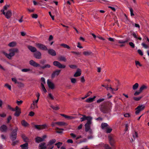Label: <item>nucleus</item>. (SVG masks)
I'll list each match as a JSON object with an SVG mask.
<instances>
[{
    "mask_svg": "<svg viewBox=\"0 0 149 149\" xmlns=\"http://www.w3.org/2000/svg\"><path fill=\"white\" fill-rule=\"evenodd\" d=\"M65 118H67L68 119H72L74 118L72 116H67L66 115Z\"/></svg>",
    "mask_w": 149,
    "mask_h": 149,
    "instance_id": "49",
    "label": "nucleus"
},
{
    "mask_svg": "<svg viewBox=\"0 0 149 149\" xmlns=\"http://www.w3.org/2000/svg\"><path fill=\"white\" fill-rule=\"evenodd\" d=\"M129 45H130L132 48H134L135 47V45L132 42H129Z\"/></svg>",
    "mask_w": 149,
    "mask_h": 149,
    "instance_id": "51",
    "label": "nucleus"
},
{
    "mask_svg": "<svg viewBox=\"0 0 149 149\" xmlns=\"http://www.w3.org/2000/svg\"><path fill=\"white\" fill-rule=\"evenodd\" d=\"M34 126L36 129L40 130L45 128L47 126V125L46 124L39 125H35Z\"/></svg>",
    "mask_w": 149,
    "mask_h": 149,
    "instance_id": "13",
    "label": "nucleus"
},
{
    "mask_svg": "<svg viewBox=\"0 0 149 149\" xmlns=\"http://www.w3.org/2000/svg\"><path fill=\"white\" fill-rule=\"evenodd\" d=\"M109 125L107 123H102L101 125V127L102 129L104 130H105L108 127Z\"/></svg>",
    "mask_w": 149,
    "mask_h": 149,
    "instance_id": "20",
    "label": "nucleus"
},
{
    "mask_svg": "<svg viewBox=\"0 0 149 149\" xmlns=\"http://www.w3.org/2000/svg\"><path fill=\"white\" fill-rule=\"evenodd\" d=\"M105 100L104 98L100 99L97 101V103H100L102 102L103 101Z\"/></svg>",
    "mask_w": 149,
    "mask_h": 149,
    "instance_id": "52",
    "label": "nucleus"
},
{
    "mask_svg": "<svg viewBox=\"0 0 149 149\" xmlns=\"http://www.w3.org/2000/svg\"><path fill=\"white\" fill-rule=\"evenodd\" d=\"M46 60L45 59H42L40 60V63L42 65H44L46 63Z\"/></svg>",
    "mask_w": 149,
    "mask_h": 149,
    "instance_id": "39",
    "label": "nucleus"
},
{
    "mask_svg": "<svg viewBox=\"0 0 149 149\" xmlns=\"http://www.w3.org/2000/svg\"><path fill=\"white\" fill-rule=\"evenodd\" d=\"M62 144V143L61 142H58L55 144L56 146H57V148H60V146Z\"/></svg>",
    "mask_w": 149,
    "mask_h": 149,
    "instance_id": "44",
    "label": "nucleus"
},
{
    "mask_svg": "<svg viewBox=\"0 0 149 149\" xmlns=\"http://www.w3.org/2000/svg\"><path fill=\"white\" fill-rule=\"evenodd\" d=\"M41 86L42 91L45 93L47 91V90L43 83H41Z\"/></svg>",
    "mask_w": 149,
    "mask_h": 149,
    "instance_id": "38",
    "label": "nucleus"
},
{
    "mask_svg": "<svg viewBox=\"0 0 149 149\" xmlns=\"http://www.w3.org/2000/svg\"><path fill=\"white\" fill-rule=\"evenodd\" d=\"M139 86V84L137 83H135L133 85L132 88L134 90L136 89Z\"/></svg>",
    "mask_w": 149,
    "mask_h": 149,
    "instance_id": "37",
    "label": "nucleus"
},
{
    "mask_svg": "<svg viewBox=\"0 0 149 149\" xmlns=\"http://www.w3.org/2000/svg\"><path fill=\"white\" fill-rule=\"evenodd\" d=\"M36 142L37 143H39L40 142L43 141V140L40 137L37 136L35 138Z\"/></svg>",
    "mask_w": 149,
    "mask_h": 149,
    "instance_id": "24",
    "label": "nucleus"
},
{
    "mask_svg": "<svg viewBox=\"0 0 149 149\" xmlns=\"http://www.w3.org/2000/svg\"><path fill=\"white\" fill-rule=\"evenodd\" d=\"M48 53L53 56H55L56 55V53L55 51L53 49H48Z\"/></svg>",
    "mask_w": 149,
    "mask_h": 149,
    "instance_id": "16",
    "label": "nucleus"
},
{
    "mask_svg": "<svg viewBox=\"0 0 149 149\" xmlns=\"http://www.w3.org/2000/svg\"><path fill=\"white\" fill-rule=\"evenodd\" d=\"M81 74V71L80 69H78L77 72L74 74V77H77L80 76Z\"/></svg>",
    "mask_w": 149,
    "mask_h": 149,
    "instance_id": "25",
    "label": "nucleus"
},
{
    "mask_svg": "<svg viewBox=\"0 0 149 149\" xmlns=\"http://www.w3.org/2000/svg\"><path fill=\"white\" fill-rule=\"evenodd\" d=\"M16 103L18 105H19L22 103L23 101L22 100H20L19 101L17 100V101Z\"/></svg>",
    "mask_w": 149,
    "mask_h": 149,
    "instance_id": "56",
    "label": "nucleus"
},
{
    "mask_svg": "<svg viewBox=\"0 0 149 149\" xmlns=\"http://www.w3.org/2000/svg\"><path fill=\"white\" fill-rule=\"evenodd\" d=\"M147 88V86L144 85H143L141 86L139 90L141 92L144 89H146Z\"/></svg>",
    "mask_w": 149,
    "mask_h": 149,
    "instance_id": "33",
    "label": "nucleus"
},
{
    "mask_svg": "<svg viewBox=\"0 0 149 149\" xmlns=\"http://www.w3.org/2000/svg\"><path fill=\"white\" fill-rule=\"evenodd\" d=\"M83 54L86 56H88L91 55L92 52L91 51H85L83 53Z\"/></svg>",
    "mask_w": 149,
    "mask_h": 149,
    "instance_id": "28",
    "label": "nucleus"
},
{
    "mask_svg": "<svg viewBox=\"0 0 149 149\" xmlns=\"http://www.w3.org/2000/svg\"><path fill=\"white\" fill-rule=\"evenodd\" d=\"M56 130H59L58 131H56V132L57 133H60V134H61V133H62L63 132L61 131V130H63V129H59V128H58V127H56Z\"/></svg>",
    "mask_w": 149,
    "mask_h": 149,
    "instance_id": "43",
    "label": "nucleus"
},
{
    "mask_svg": "<svg viewBox=\"0 0 149 149\" xmlns=\"http://www.w3.org/2000/svg\"><path fill=\"white\" fill-rule=\"evenodd\" d=\"M50 67H51L50 65L48 64H46L43 66H41L40 65V68L41 69H44L45 68H49Z\"/></svg>",
    "mask_w": 149,
    "mask_h": 149,
    "instance_id": "27",
    "label": "nucleus"
},
{
    "mask_svg": "<svg viewBox=\"0 0 149 149\" xmlns=\"http://www.w3.org/2000/svg\"><path fill=\"white\" fill-rule=\"evenodd\" d=\"M12 11L11 10H8L7 12L4 15L8 19H9L12 16Z\"/></svg>",
    "mask_w": 149,
    "mask_h": 149,
    "instance_id": "18",
    "label": "nucleus"
},
{
    "mask_svg": "<svg viewBox=\"0 0 149 149\" xmlns=\"http://www.w3.org/2000/svg\"><path fill=\"white\" fill-rule=\"evenodd\" d=\"M135 62L136 65L137 66V65H139L140 66H142V65L141 64L139 61H136Z\"/></svg>",
    "mask_w": 149,
    "mask_h": 149,
    "instance_id": "62",
    "label": "nucleus"
},
{
    "mask_svg": "<svg viewBox=\"0 0 149 149\" xmlns=\"http://www.w3.org/2000/svg\"><path fill=\"white\" fill-rule=\"evenodd\" d=\"M130 12L131 16H132L134 15V14L133 13V10L132 8H130Z\"/></svg>",
    "mask_w": 149,
    "mask_h": 149,
    "instance_id": "57",
    "label": "nucleus"
},
{
    "mask_svg": "<svg viewBox=\"0 0 149 149\" xmlns=\"http://www.w3.org/2000/svg\"><path fill=\"white\" fill-rule=\"evenodd\" d=\"M128 42L127 40H125V41H123L122 40H119L118 41V42L119 43H122V44H124L126 43L127 42Z\"/></svg>",
    "mask_w": 149,
    "mask_h": 149,
    "instance_id": "45",
    "label": "nucleus"
},
{
    "mask_svg": "<svg viewBox=\"0 0 149 149\" xmlns=\"http://www.w3.org/2000/svg\"><path fill=\"white\" fill-rule=\"evenodd\" d=\"M138 53L141 56H143V53L140 49H138L137 51Z\"/></svg>",
    "mask_w": 149,
    "mask_h": 149,
    "instance_id": "60",
    "label": "nucleus"
},
{
    "mask_svg": "<svg viewBox=\"0 0 149 149\" xmlns=\"http://www.w3.org/2000/svg\"><path fill=\"white\" fill-rule=\"evenodd\" d=\"M145 107L144 105H139L135 109L136 111H135V113L136 114H139L140 111L143 110Z\"/></svg>",
    "mask_w": 149,
    "mask_h": 149,
    "instance_id": "5",
    "label": "nucleus"
},
{
    "mask_svg": "<svg viewBox=\"0 0 149 149\" xmlns=\"http://www.w3.org/2000/svg\"><path fill=\"white\" fill-rule=\"evenodd\" d=\"M22 125L24 126L27 127L29 125V124L24 120H22L21 122Z\"/></svg>",
    "mask_w": 149,
    "mask_h": 149,
    "instance_id": "29",
    "label": "nucleus"
},
{
    "mask_svg": "<svg viewBox=\"0 0 149 149\" xmlns=\"http://www.w3.org/2000/svg\"><path fill=\"white\" fill-rule=\"evenodd\" d=\"M16 43L15 42H13L9 43L8 45L10 47H14L16 45Z\"/></svg>",
    "mask_w": 149,
    "mask_h": 149,
    "instance_id": "36",
    "label": "nucleus"
},
{
    "mask_svg": "<svg viewBox=\"0 0 149 149\" xmlns=\"http://www.w3.org/2000/svg\"><path fill=\"white\" fill-rule=\"evenodd\" d=\"M59 60L60 61H62L64 62H65L66 61L65 58L62 56H60L58 58Z\"/></svg>",
    "mask_w": 149,
    "mask_h": 149,
    "instance_id": "30",
    "label": "nucleus"
},
{
    "mask_svg": "<svg viewBox=\"0 0 149 149\" xmlns=\"http://www.w3.org/2000/svg\"><path fill=\"white\" fill-rule=\"evenodd\" d=\"M47 83L49 88L52 89L54 88V84L50 81L49 79H48L47 81Z\"/></svg>",
    "mask_w": 149,
    "mask_h": 149,
    "instance_id": "15",
    "label": "nucleus"
},
{
    "mask_svg": "<svg viewBox=\"0 0 149 149\" xmlns=\"http://www.w3.org/2000/svg\"><path fill=\"white\" fill-rule=\"evenodd\" d=\"M29 64L35 67L40 66V64L32 60H31L29 61Z\"/></svg>",
    "mask_w": 149,
    "mask_h": 149,
    "instance_id": "10",
    "label": "nucleus"
},
{
    "mask_svg": "<svg viewBox=\"0 0 149 149\" xmlns=\"http://www.w3.org/2000/svg\"><path fill=\"white\" fill-rule=\"evenodd\" d=\"M5 86L7 87L9 90H11V86L10 85H9L8 84H6L5 85Z\"/></svg>",
    "mask_w": 149,
    "mask_h": 149,
    "instance_id": "61",
    "label": "nucleus"
},
{
    "mask_svg": "<svg viewBox=\"0 0 149 149\" xmlns=\"http://www.w3.org/2000/svg\"><path fill=\"white\" fill-rule=\"evenodd\" d=\"M21 71L22 72H27L28 71H31V70L30 69L24 68V69H22L21 70Z\"/></svg>",
    "mask_w": 149,
    "mask_h": 149,
    "instance_id": "46",
    "label": "nucleus"
},
{
    "mask_svg": "<svg viewBox=\"0 0 149 149\" xmlns=\"http://www.w3.org/2000/svg\"><path fill=\"white\" fill-rule=\"evenodd\" d=\"M28 143H26L23 144L21 145L20 147L21 148V149H28Z\"/></svg>",
    "mask_w": 149,
    "mask_h": 149,
    "instance_id": "21",
    "label": "nucleus"
},
{
    "mask_svg": "<svg viewBox=\"0 0 149 149\" xmlns=\"http://www.w3.org/2000/svg\"><path fill=\"white\" fill-rule=\"evenodd\" d=\"M7 129V126L5 125H2L0 127V130L2 132H6Z\"/></svg>",
    "mask_w": 149,
    "mask_h": 149,
    "instance_id": "17",
    "label": "nucleus"
},
{
    "mask_svg": "<svg viewBox=\"0 0 149 149\" xmlns=\"http://www.w3.org/2000/svg\"><path fill=\"white\" fill-rule=\"evenodd\" d=\"M18 128L16 127L13 130L10 134V138L12 141H15L17 138V133Z\"/></svg>",
    "mask_w": 149,
    "mask_h": 149,
    "instance_id": "2",
    "label": "nucleus"
},
{
    "mask_svg": "<svg viewBox=\"0 0 149 149\" xmlns=\"http://www.w3.org/2000/svg\"><path fill=\"white\" fill-rule=\"evenodd\" d=\"M112 129L111 128H109V127H108L105 130H104V131L106 132L107 133H109L111 132L112 130Z\"/></svg>",
    "mask_w": 149,
    "mask_h": 149,
    "instance_id": "31",
    "label": "nucleus"
},
{
    "mask_svg": "<svg viewBox=\"0 0 149 149\" xmlns=\"http://www.w3.org/2000/svg\"><path fill=\"white\" fill-rule=\"evenodd\" d=\"M141 45L145 49H147L148 47V46L144 43H142Z\"/></svg>",
    "mask_w": 149,
    "mask_h": 149,
    "instance_id": "59",
    "label": "nucleus"
},
{
    "mask_svg": "<svg viewBox=\"0 0 149 149\" xmlns=\"http://www.w3.org/2000/svg\"><path fill=\"white\" fill-rule=\"evenodd\" d=\"M71 82L72 83H75L76 82V80L75 79L72 78L71 79Z\"/></svg>",
    "mask_w": 149,
    "mask_h": 149,
    "instance_id": "55",
    "label": "nucleus"
},
{
    "mask_svg": "<svg viewBox=\"0 0 149 149\" xmlns=\"http://www.w3.org/2000/svg\"><path fill=\"white\" fill-rule=\"evenodd\" d=\"M34 114L35 113L34 112L31 111L29 112V115L31 116H34Z\"/></svg>",
    "mask_w": 149,
    "mask_h": 149,
    "instance_id": "63",
    "label": "nucleus"
},
{
    "mask_svg": "<svg viewBox=\"0 0 149 149\" xmlns=\"http://www.w3.org/2000/svg\"><path fill=\"white\" fill-rule=\"evenodd\" d=\"M11 119V116H9L7 118V123H9Z\"/></svg>",
    "mask_w": 149,
    "mask_h": 149,
    "instance_id": "48",
    "label": "nucleus"
},
{
    "mask_svg": "<svg viewBox=\"0 0 149 149\" xmlns=\"http://www.w3.org/2000/svg\"><path fill=\"white\" fill-rule=\"evenodd\" d=\"M9 7V6L7 5H6L4 6L3 7V9L4 10H7L8 8Z\"/></svg>",
    "mask_w": 149,
    "mask_h": 149,
    "instance_id": "64",
    "label": "nucleus"
},
{
    "mask_svg": "<svg viewBox=\"0 0 149 149\" xmlns=\"http://www.w3.org/2000/svg\"><path fill=\"white\" fill-rule=\"evenodd\" d=\"M53 65L59 68H64L65 65L61 64L59 62L57 61H55L53 63Z\"/></svg>",
    "mask_w": 149,
    "mask_h": 149,
    "instance_id": "8",
    "label": "nucleus"
},
{
    "mask_svg": "<svg viewBox=\"0 0 149 149\" xmlns=\"http://www.w3.org/2000/svg\"><path fill=\"white\" fill-rule=\"evenodd\" d=\"M50 107H51L53 110H57L59 109V108L57 106L54 107L53 105H51Z\"/></svg>",
    "mask_w": 149,
    "mask_h": 149,
    "instance_id": "41",
    "label": "nucleus"
},
{
    "mask_svg": "<svg viewBox=\"0 0 149 149\" xmlns=\"http://www.w3.org/2000/svg\"><path fill=\"white\" fill-rule=\"evenodd\" d=\"M36 46L37 47L40 49L45 51L48 50V49L47 47L45 45L41 43H36Z\"/></svg>",
    "mask_w": 149,
    "mask_h": 149,
    "instance_id": "6",
    "label": "nucleus"
},
{
    "mask_svg": "<svg viewBox=\"0 0 149 149\" xmlns=\"http://www.w3.org/2000/svg\"><path fill=\"white\" fill-rule=\"evenodd\" d=\"M14 110L15 111H15V112L14 114V115L16 117H18L19 116L21 113V109L18 106H17L15 108H14Z\"/></svg>",
    "mask_w": 149,
    "mask_h": 149,
    "instance_id": "7",
    "label": "nucleus"
},
{
    "mask_svg": "<svg viewBox=\"0 0 149 149\" xmlns=\"http://www.w3.org/2000/svg\"><path fill=\"white\" fill-rule=\"evenodd\" d=\"M45 143L44 142L40 144L39 145V147L40 148V149H46L47 147L45 146Z\"/></svg>",
    "mask_w": 149,
    "mask_h": 149,
    "instance_id": "23",
    "label": "nucleus"
},
{
    "mask_svg": "<svg viewBox=\"0 0 149 149\" xmlns=\"http://www.w3.org/2000/svg\"><path fill=\"white\" fill-rule=\"evenodd\" d=\"M92 120L88 121L85 125V130L86 132L88 131L91 129V125L92 123Z\"/></svg>",
    "mask_w": 149,
    "mask_h": 149,
    "instance_id": "9",
    "label": "nucleus"
},
{
    "mask_svg": "<svg viewBox=\"0 0 149 149\" xmlns=\"http://www.w3.org/2000/svg\"><path fill=\"white\" fill-rule=\"evenodd\" d=\"M41 54L39 51H36L34 54V57L37 59H41Z\"/></svg>",
    "mask_w": 149,
    "mask_h": 149,
    "instance_id": "12",
    "label": "nucleus"
},
{
    "mask_svg": "<svg viewBox=\"0 0 149 149\" xmlns=\"http://www.w3.org/2000/svg\"><path fill=\"white\" fill-rule=\"evenodd\" d=\"M95 98H96V96H94L92 98H88L86 100V102H88V103L91 102L94 100V99Z\"/></svg>",
    "mask_w": 149,
    "mask_h": 149,
    "instance_id": "26",
    "label": "nucleus"
},
{
    "mask_svg": "<svg viewBox=\"0 0 149 149\" xmlns=\"http://www.w3.org/2000/svg\"><path fill=\"white\" fill-rule=\"evenodd\" d=\"M141 98V97H133V99L136 101H138Z\"/></svg>",
    "mask_w": 149,
    "mask_h": 149,
    "instance_id": "47",
    "label": "nucleus"
},
{
    "mask_svg": "<svg viewBox=\"0 0 149 149\" xmlns=\"http://www.w3.org/2000/svg\"><path fill=\"white\" fill-rule=\"evenodd\" d=\"M101 111L104 113L108 114L110 115L109 117H110V109L107 106H103L100 108Z\"/></svg>",
    "mask_w": 149,
    "mask_h": 149,
    "instance_id": "3",
    "label": "nucleus"
},
{
    "mask_svg": "<svg viewBox=\"0 0 149 149\" xmlns=\"http://www.w3.org/2000/svg\"><path fill=\"white\" fill-rule=\"evenodd\" d=\"M12 145L13 146H15L17 143L18 141H12Z\"/></svg>",
    "mask_w": 149,
    "mask_h": 149,
    "instance_id": "53",
    "label": "nucleus"
},
{
    "mask_svg": "<svg viewBox=\"0 0 149 149\" xmlns=\"http://www.w3.org/2000/svg\"><path fill=\"white\" fill-rule=\"evenodd\" d=\"M12 80L14 82L15 84H17L18 83V81H17L16 78H12Z\"/></svg>",
    "mask_w": 149,
    "mask_h": 149,
    "instance_id": "58",
    "label": "nucleus"
},
{
    "mask_svg": "<svg viewBox=\"0 0 149 149\" xmlns=\"http://www.w3.org/2000/svg\"><path fill=\"white\" fill-rule=\"evenodd\" d=\"M141 92L139 90V91H136L134 94V95L135 96H136L139 94L141 93Z\"/></svg>",
    "mask_w": 149,
    "mask_h": 149,
    "instance_id": "54",
    "label": "nucleus"
},
{
    "mask_svg": "<svg viewBox=\"0 0 149 149\" xmlns=\"http://www.w3.org/2000/svg\"><path fill=\"white\" fill-rule=\"evenodd\" d=\"M93 118L90 116H86L85 115H83L82 117L80 118L81 121L82 122L85 120H87V121L92 120Z\"/></svg>",
    "mask_w": 149,
    "mask_h": 149,
    "instance_id": "11",
    "label": "nucleus"
},
{
    "mask_svg": "<svg viewBox=\"0 0 149 149\" xmlns=\"http://www.w3.org/2000/svg\"><path fill=\"white\" fill-rule=\"evenodd\" d=\"M92 93V92L91 91H89V92H88L85 96V97H82L81 98V99H82V100H84V99L85 98H86V97H87L88 96H89Z\"/></svg>",
    "mask_w": 149,
    "mask_h": 149,
    "instance_id": "32",
    "label": "nucleus"
},
{
    "mask_svg": "<svg viewBox=\"0 0 149 149\" xmlns=\"http://www.w3.org/2000/svg\"><path fill=\"white\" fill-rule=\"evenodd\" d=\"M133 136L134 139L138 137V133L134 131V133H133Z\"/></svg>",
    "mask_w": 149,
    "mask_h": 149,
    "instance_id": "42",
    "label": "nucleus"
},
{
    "mask_svg": "<svg viewBox=\"0 0 149 149\" xmlns=\"http://www.w3.org/2000/svg\"><path fill=\"white\" fill-rule=\"evenodd\" d=\"M61 70H56L54 71L51 75L52 78H54L56 76L60 74Z\"/></svg>",
    "mask_w": 149,
    "mask_h": 149,
    "instance_id": "14",
    "label": "nucleus"
},
{
    "mask_svg": "<svg viewBox=\"0 0 149 149\" xmlns=\"http://www.w3.org/2000/svg\"><path fill=\"white\" fill-rule=\"evenodd\" d=\"M108 139L109 143L113 148H115L114 143H115V137L113 135H109Z\"/></svg>",
    "mask_w": 149,
    "mask_h": 149,
    "instance_id": "4",
    "label": "nucleus"
},
{
    "mask_svg": "<svg viewBox=\"0 0 149 149\" xmlns=\"http://www.w3.org/2000/svg\"><path fill=\"white\" fill-rule=\"evenodd\" d=\"M61 46H62L65 48H66L68 49H70V47L68 45L65 44H61Z\"/></svg>",
    "mask_w": 149,
    "mask_h": 149,
    "instance_id": "40",
    "label": "nucleus"
},
{
    "mask_svg": "<svg viewBox=\"0 0 149 149\" xmlns=\"http://www.w3.org/2000/svg\"><path fill=\"white\" fill-rule=\"evenodd\" d=\"M28 49L32 52H35L37 51V49L35 47L31 46H29L28 47Z\"/></svg>",
    "mask_w": 149,
    "mask_h": 149,
    "instance_id": "19",
    "label": "nucleus"
},
{
    "mask_svg": "<svg viewBox=\"0 0 149 149\" xmlns=\"http://www.w3.org/2000/svg\"><path fill=\"white\" fill-rule=\"evenodd\" d=\"M10 53L9 54H7L5 52H3V54L9 59H10L12 56L15 54V53L18 52V49L17 48H13L9 50Z\"/></svg>",
    "mask_w": 149,
    "mask_h": 149,
    "instance_id": "1",
    "label": "nucleus"
},
{
    "mask_svg": "<svg viewBox=\"0 0 149 149\" xmlns=\"http://www.w3.org/2000/svg\"><path fill=\"white\" fill-rule=\"evenodd\" d=\"M17 84H18V86L19 87H22L24 86V84L21 82L18 81V83Z\"/></svg>",
    "mask_w": 149,
    "mask_h": 149,
    "instance_id": "50",
    "label": "nucleus"
},
{
    "mask_svg": "<svg viewBox=\"0 0 149 149\" xmlns=\"http://www.w3.org/2000/svg\"><path fill=\"white\" fill-rule=\"evenodd\" d=\"M56 124L60 126L65 125L66 123L64 122H56Z\"/></svg>",
    "mask_w": 149,
    "mask_h": 149,
    "instance_id": "34",
    "label": "nucleus"
},
{
    "mask_svg": "<svg viewBox=\"0 0 149 149\" xmlns=\"http://www.w3.org/2000/svg\"><path fill=\"white\" fill-rule=\"evenodd\" d=\"M56 141V140L54 139L50 140L47 143V146H52V145L55 143Z\"/></svg>",
    "mask_w": 149,
    "mask_h": 149,
    "instance_id": "22",
    "label": "nucleus"
},
{
    "mask_svg": "<svg viewBox=\"0 0 149 149\" xmlns=\"http://www.w3.org/2000/svg\"><path fill=\"white\" fill-rule=\"evenodd\" d=\"M105 149H114L115 148H113L112 147H110L108 144H105L104 146Z\"/></svg>",
    "mask_w": 149,
    "mask_h": 149,
    "instance_id": "35",
    "label": "nucleus"
}]
</instances>
